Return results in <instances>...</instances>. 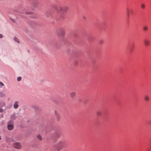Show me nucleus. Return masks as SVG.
<instances>
[{"instance_id":"nucleus-1","label":"nucleus","mask_w":151,"mask_h":151,"mask_svg":"<svg viewBox=\"0 0 151 151\" xmlns=\"http://www.w3.org/2000/svg\"><path fill=\"white\" fill-rule=\"evenodd\" d=\"M66 146V142L62 140L60 141L58 144L55 145L56 149L59 151L63 148L65 147Z\"/></svg>"},{"instance_id":"nucleus-2","label":"nucleus","mask_w":151,"mask_h":151,"mask_svg":"<svg viewBox=\"0 0 151 151\" xmlns=\"http://www.w3.org/2000/svg\"><path fill=\"white\" fill-rule=\"evenodd\" d=\"M68 8L67 6H64L63 8H62L61 7H60L59 8V10H57V11L58 12H59V10L60 11V12H61V13H62V15H61V19H63L65 17V15L63 13L64 12H66L67 10H68Z\"/></svg>"},{"instance_id":"nucleus-3","label":"nucleus","mask_w":151,"mask_h":151,"mask_svg":"<svg viewBox=\"0 0 151 151\" xmlns=\"http://www.w3.org/2000/svg\"><path fill=\"white\" fill-rule=\"evenodd\" d=\"M13 122L12 120H10L8 123L7 128L9 130H12L13 129Z\"/></svg>"},{"instance_id":"nucleus-4","label":"nucleus","mask_w":151,"mask_h":151,"mask_svg":"<svg viewBox=\"0 0 151 151\" xmlns=\"http://www.w3.org/2000/svg\"><path fill=\"white\" fill-rule=\"evenodd\" d=\"M127 14L128 17H129L130 14H132L133 13V10L131 8L129 9L128 7L126 8Z\"/></svg>"},{"instance_id":"nucleus-5","label":"nucleus","mask_w":151,"mask_h":151,"mask_svg":"<svg viewBox=\"0 0 151 151\" xmlns=\"http://www.w3.org/2000/svg\"><path fill=\"white\" fill-rule=\"evenodd\" d=\"M58 34L60 36L63 37L65 35V32L64 30L63 29H61L58 32Z\"/></svg>"},{"instance_id":"nucleus-6","label":"nucleus","mask_w":151,"mask_h":151,"mask_svg":"<svg viewBox=\"0 0 151 151\" xmlns=\"http://www.w3.org/2000/svg\"><path fill=\"white\" fill-rule=\"evenodd\" d=\"M61 133L60 131H57L55 132V133L54 134L53 136V137L55 138H58L60 137L61 135Z\"/></svg>"},{"instance_id":"nucleus-7","label":"nucleus","mask_w":151,"mask_h":151,"mask_svg":"<svg viewBox=\"0 0 151 151\" xmlns=\"http://www.w3.org/2000/svg\"><path fill=\"white\" fill-rule=\"evenodd\" d=\"M13 146L16 148L19 149L21 147V145L19 142H16L13 145Z\"/></svg>"},{"instance_id":"nucleus-8","label":"nucleus","mask_w":151,"mask_h":151,"mask_svg":"<svg viewBox=\"0 0 151 151\" xmlns=\"http://www.w3.org/2000/svg\"><path fill=\"white\" fill-rule=\"evenodd\" d=\"M144 43L145 46H150V42L147 39L145 40L144 41Z\"/></svg>"},{"instance_id":"nucleus-9","label":"nucleus","mask_w":151,"mask_h":151,"mask_svg":"<svg viewBox=\"0 0 151 151\" xmlns=\"http://www.w3.org/2000/svg\"><path fill=\"white\" fill-rule=\"evenodd\" d=\"M19 101H16L14 102L13 105L14 108L15 109H17L19 107Z\"/></svg>"},{"instance_id":"nucleus-10","label":"nucleus","mask_w":151,"mask_h":151,"mask_svg":"<svg viewBox=\"0 0 151 151\" xmlns=\"http://www.w3.org/2000/svg\"><path fill=\"white\" fill-rule=\"evenodd\" d=\"M33 108L35 109L36 112H38L40 110L39 107L36 106H33Z\"/></svg>"},{"instance_id":"nucleus-11","label":"nucleus","mask_w":151,"mask_h":151,"mask_svg":"<svg viewBox=\"0 0 151 151\" xmlns=\"http://www.w3.org/2000/svg\"><path fill=\"white\" fill-rule=\"evenodd\" d=\"M16 117L15 113H14L11 116V118L12 120L15 119Z\"/></svg>"},{"instance_id":"nucleus-12","label":"nucleus","mask_w":151,"mask_h":151,"mask_svg":"<svg viewBox=\"0 0 151 151\" xmlns=\"http://www.w3.org/2000/svg\"><path fill=\"white\" fill-rule=\"evenodd\" d=\"M55 114L56 116L58 121H59L60 120V116L56 111H55Z\"/></svg>"},{"instance_id":"nucleus-13","label":"nucleus","mask_w":151,"mask_h":151,"mask_svg":"<svg viewBox=\"0 0 151 151\" xmlns=\"http://www.w3.org/2000/svg\"><path fill=\"white\" fill-rule=\"evenodd\" d=\"M14 41L17 42L18 43H19V40L16 37H14Z\"/></svg>"},{"instance_id":"nucleus-14","label":"nucleus","mask_w":151,"mask_h":151,"mask_svg":"<svg viewBox=\"0 0 151 151\" xmlns=\"http://www.w3.org/2000/svg\"><path fill=\"white\" fill-rule=\"evenodd\" d=\"M144 99L146 101H148L149 100V98L147 96H145Z\"/></svg>"},{"instance_id":"nucleus-15","label":"nucleus","mask_w":151,"mask_h":151,"mask_svg":"<svg viewBox=\"0 0 151 151\" xmlns=\"http://www.w3.org/2000/svg\"><path fill=\"white\" fill-rule=\"evenodd\" d=\"M4 94L1 92H0V97H3L5 96Z\"/></svg>"},{"instance_id":"nucleus-16","label":"nucleus","mask_w":151,"mask_h":151,"mask_svg":"<svg viewBox=\"0 0 151 151\" xmlns=\"http://www.w3.org/2000/svg\"><path fill=\"white\" fill-rule=\"evenodd\" d=\"M70 95L71 97H73L75 95V93L74 92H72L70 93Z\"/></svg>"},{"instance_id":"nucleus-17","label":"nucleus","mask_w":151,"mask_h":151,"mask_svg":"<svg viewBox=\"0 0 151 151\" xmlns=\"http://www.w3.org/2000/svg\"><path fill=\"white\" fill-rule=\"evenodd\" d=\"M148 29V27L147 26H144L143 28V29L144 31H146Z\"/></svg>"},{"instance_id":"nucleus-18","label":"nucleus","mask_w":151,"mask_h":151,"mask_svg":"<svg viewBox=\"0 0 151 151\" xmlns=\"http://www.w3.org/2000/svg\"><path fill=\"white\" fill-rule=\"evenodd\" d=\"M104 42V40H100L99 41L98 43L99 44L101 45Z\"/></svg>"},{"instance_id":"nucleus-19","label":"nucleus","mask_w":151,"mask_h":151,"mask_svg":"<svg viewBox=\"0 0 151 151\" xmlns=\"http://www.w3.org/2000/svg\"><path fill=\"white\" fill-rule=\"evenodd\" d=\"M33 3V6L34 7H36L38 5V4L37 3L35 2H34Z\"/></svg>"},{"instance_id":"nucleus-20","label":"nucleus","mask_w":151,"mask_h":151,"mask_svg":"<svg viewBox=\"0 0 151 151\" xmlns=\"http://www.w3.org/2000/svg\"><path fill=\"white\" fill-rule=\"evenodd\" d=\"M32 18H35L36 17V15L35 14H33V15H32L30 16Z\"/></svg>"},{"instance_id":"nucleus-21","label":"nucleus","mask_w":151,"mask_h":151,"mask_svg":"<svg viewBox=\"0 0 151 151\" xmlns=\"http://www.w3.org/2000/svg\"><path fill=\"white\" fill-rule=\"evenodd\" d=\"M37 138L40 140H41L42 139V137L40 135H38L37 136Z\"/></svg>"},{"instance_id":"nucleus-22","label":"nucleus","mask_w":151,"mask_h":151,"mask_svg":"<svg viewBox=\"0 0 151 151\" xmlns=\"http://www.w3.org/2000/svg\"><path fill=\"white\" fill-rule=\"evenodd\" d=\"M22 78L21 77H18L17 78V81H20L21 80Z\"/></svg>"},{"instance_id":"nucleus-23","label":"nucleus","mask_w":151,"mask_h":151,"mask_svg":"<svg viewBox=\"0 0 151 151\" xmlns=\"http://www.w3.org/2000/svg\"><path fill=\"white\" fill-rule=\"evenodd\" d=\"M145 5L144 4H142L141 5V7L142 9H144L145 8Z\"/></svg>"},{"instance_id":"nucleus-24","label":"nucleus","mask_w":151,"mask_h":151,"mask_svg":"<svg viewBox=\"0 0 151 151\" xmlns=\"http://www.w3.org/2000/svg\"><path fill=\"white\" fill-rule=\"evenodd\" d=\"M101 113L100 112L98 111L97 112V114L98 116H100L101 115Z\"/></svg>"},{"instance_id":"nucleus-25","label":"nucleus","mask_w":151,"mask_h":151,"mask_svg":"<svg viewBox=\"0 0 151 151\" xmlns=\"http://www.w3.org/2000/svg\"><path fill=\"white\" fill-rule=\"evenodd\" d=\"M0 84L1 85V87L4 85V83L1 81H0Z\"/></svg>"},{"instance_id":"nucleus-26","label":"nucleus","mask_w":151,"mask_h":151,"mask_svg":"<svg viewBox=\"0 0 151 151\" xmlns=\"http://www.w3.org/2000/svg\"><path fill=\"white\" fill-rule=\"evenodd\" d=\"M3 36L2 34H0V38H1L3 37Z\"/></svg>"},{"instance_id":"nucleus-27","label":"nucleus","mask_w":151,"mask_h":151,"mask_svg":"<svg viewBox=\"0 0 151 151\" xmlns=\"http://www.w3.org/2000/svg\"><path fill=\"white\" fill-rule=\"evenodd\" d=\"M65 44L66 45H68V44H69V42H68V41H67L66 42H65Z\"/></svg>"},{"instance_id":"nucleus-28","label":"nucleus","mask_w":151,"mask_h":151,"mask_svg":"<svg viewBox=\"0 0 151 151\" xmlns=\"http://www.w3.org/2000/svg\"><path fill=\"white\" fill-rule=\"evenodd\" d=\"M3 111V110L1 108L0 109V112H2Z\"/></svg>"},{"instance_id":"nucleus-29","label":"nucleus","mask_w":151,"mask_h":151,"mask_svg":"<svg viewBox=\"0 0 151 151\" xmlns=\"http://www.w3.org/2000/svg\"><path fill=\"white\" fill-rule=\"evenodd\" d=\"M31 14V12H27L26 13V14Z\"/></svg>"},{"instance_id":"nucleus-30","label":"nucleus","mask_w":151,"mask_h":151,"mask_svg":"<svg viewBox=\"0 0 151 151\" xmlns=\"http://www.w3.org/2000/svg\"><path fill=\"white\" fill-rule=\"evenodd\" d=\"M134 44L133 43H132L131 45H130V46H134Z\"/></svg>"},{"instance_id":"nucleus-31","label":"nucleus","mask_w":151,"mask_h":151,"mask_svg":"<svg viewBox=\"0 0 151 151\" xmlns=\"http://www.w3.org/2000/svg\"><path fill=\"white\" fill-rule=\"evenodd\" d=\"M75 64L76 65H77L78 64V63L77 62H76L75 63Z\"/></svg>"},{"instance_id":"nucleus-32","label":"nucleus","mask_w":151,"mask_h":151,"mask_svg":"<svg viewBox=\"0 0 151 151\" xmlns=\"http://www.w3.org/2000/svg\"><path fill=\"white\" fill-rule=\"evenodd\" d=\"M1 137H0V140H1Z\"/></svg>"}]
</instances>
